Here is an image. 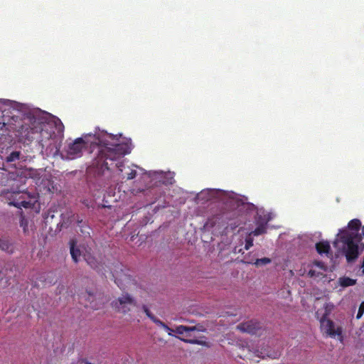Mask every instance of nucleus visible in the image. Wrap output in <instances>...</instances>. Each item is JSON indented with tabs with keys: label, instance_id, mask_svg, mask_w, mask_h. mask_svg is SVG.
Returning a JSON list of instances; mask_svg holds the SVG:
<instances>
[{
	"label": "nucleus",
	"instance_id": "1",
	"mask_svg": "<svg viewBox=\"0 0 364 364\" xmlns=\"http://www.w3.org/2000/svg\"><path fill=\"white\" fill-rule=\"evenodd\" d=\"M87 147L91 149V153L95 152L92 166L98 174L110 169L114 161L115 166L120 168L123 166L122 159L131 152L129 145L120 143L117 136L107 133L88 134L75 139L68 145L66 159L73 160L81 157L83 150Z\"/></svg>",
	"mask_w": 364,
	"mask_h": 364
},
{
	"label": "nucleus",
	"instance_id": "2",
	"mask_svg": "<svg viewBox=\"0 0 364 364\" xmlns=\"http://www.w3.org/2000/svg\"><path fill=\"white\" fill-rule=\"evenodd\" d=\"M361 227V223L358 219L351 220L347 229L340 230L338 238L333 242L335 247H338V243H342V250L345 254L348 262H351L358 258L359 255V247L364 249V226L361 228V233L358 230Z\"/></svg>",
	"mask_w": 364,
	"mask_h": 364
},
{
	"label": "nucleus",
	"instance_id": "3",
	"mask_svg": "<svg viewBox=\"0 0 364 364\" xmlns=\"http://www.w3.org/2000/svg\"><path fill=\"white\" fill-rule=\"evenodd\" d=\"M49 124L40 118L34 117L30 124H24L21 127V134L27 141H32L36 138V134H40L39 139L43 141L44 138L51 137L53 131L48 130Z\"/></svg>",
	"mask_w": 364,
	"mask_h": 364
},
{
	"label": "nucleus",
	"instance_id": "4",
	"mask_svg": "<svg viewBox=\"0 0 364 364\" xmlns=\"http://www.w3.org/2000/svg\"><path fill=\"white\" fill-rule=\"evenodd\" d=\"M129 270L118 264L112 270V277L115 284L121 289H134L136 286L135 279L129 274Z\"/></svg>",
	"mask_w": 364,
	"mask_h": 364
},
{
	"label": "nucleus",
	"instance_id": "5",
	"mask_svg": "<svg viewBox=\"0 0 364 364\" xmlns=\"http://www.w3.org/2000/svg\"><path fill=\"white\" fill-rule=\"evenodd\" d=\"M228 217L226 213H221L213 215L209 218L204 225V228L213 231L223 232L228 229L229 225L232 226V223L229 224L228 221Z\"/></svg>",
	"mask_w": 364,
	"mask_h": 364
},
{
	"label": "nucleus",
	"instance_id": "6",
	"mask_svg": "<svg viewBox=\"0 0 364 364\" xmlns=\"http://www.w3.org/2000/svg\"><path fill=\"white\" fill-rule=\"evenodd\" d=\"M320 328L321 332L331 338L339 337L342 339V328L336 325L332 320L326 316H322L320 319Z\"/></svg>",
	"mask_w": 364,
	"mask_h": 364
},
{
	"label": "nucleus",
	"instance_id": "7",
	"mask_svg": "<svg viewBox=\"0 0 364 364\" xmlns=\"http://www.w3.org/2000/svg\"><path fill=\"white\" fill-rule=\"evenodd\" d=\"M73 222L77 223L82 235L85 236L90 235V228L83 221L82 218H80L78 215L72 214L70 216H68L66 220L64 219V218H63V221L60 222V225L62 228H68Z\"/></svg>",
	"mask_w": 364,
	"mask_h": 364
},
{
	"label": "nucleus",
	"instance_id": "8",
	"mask_svg": "<svg viewBox=\"0 0 364 364\" xmlns=\"http://www.w3.org/2000/svg\"><path fill=\"white\" fill-rule=\"evenodd\" d=\"M236 328L243 333L257 334L262 330V325L255 321H248L240 323Z\"/></svg>",
	"mask_w": 364,
	"mask_h": 364
},
{
	"label": "nucleus",
	"instance_id": "9",
	"mask_svg": "<svg viewBox=\"0 0 364 364\" xmlns=\"http://www.w3.org/2000/svg\"><path fill=\"white\" fill-rule=\"evenodd\" d=\"M134 303V300L132 297H119L114 301H112V307L118 312L126 314L130 309L129 305Z\"/></svg>",
	"mask_w": 364,
	"mask_h": 364
},
{
	"label": "nucleus",
	"instance_id": "10",
	"mask_svg": "<svg viewBox=\"0 0 364 364\" xmlns=\"http://www.w3.org/2000/svg\"><path fill=\"white\" fill-rule=\"evenodd\" d=\"M23 193L21 194L20 193H15V198L18 196V198L14 199L13 201H11L9 203L10 205H14V207L21 208V207H23L25 208H30L31 205V203L30 201H26L23 198Z\"/></svg>",
	"mask_w": 364,
	"mask_h": 364
},
{
	"label": "nucleus",
	"instance_id": "11",
	"mask_svg": "<svg viewBox=\"0 0 364 364\" xmlns=\"http://www.w3.org/2000/svg\"><path fill=\"white\" fill-rule=\"evenodd\" d=\"M316 250L319 255H328L331 251L330 243L328 241H320L316 244Z\"/></svg>",
	"mask_w": 364,
	"mask_h": 364
},
{
	"label": "nucleus",
	"instance_id": "12",
	"mask_svg": "<svg viewBox=\"0 0 364 364\" xmlns=\"http://www.w3.org/2000/svg\"><path fill=\"white\" fill-rule=\"evenodd\" d=\"M0 249L8 253L14 252V246L12 243L6 238L0 239Z\"/></svg>",
	"mask_w": 364,
	"mask_h": 364
},
{
	"label": "nucleus",
	"instance_id": "13",
	"mask_svg": "<svg viewBox=\"0 0 364 364\" xmlns=\"http://www.w3.org/2000/svg\"><path fill=\"white\" fill-rule=\"evenodd\" d=\"M76 242L74 240L70 241V255L73 261L77 263L78 258L80 256V251L79 249L75 248Z\"/></svg>",
	"mask_w": 364,
	"mask_h": 364
},
{
	"label": "nucleus",
	"instance_id": "14",
	"mask_svg": "<svg viewBox=\"0 0 364 364\" xmlns=\"http://www.w3.org/2000/svg\"><path fill=\"white\" fill-rule=\"evenodd\" d=\"M355 282L356 281L355 279L346 277H341L338 280L339 284L343 287L353 286Z\"/></svg>",
	"mask_w": 364,
	"mask_h": 364
},
{
	"label": "nucleus",
	"instance_id": "15",
	"mask_svg": "<svg viewBox=\"0 0 364 364\" xmlns=\"http://www.w3.org/2000/svg\"><path fill=\"white\" fill-rule=\"evenodd\" d=\"M21 155V153L20 151H12L11 154H9L6 156V161L9 162V163L15 162L20 159Z\"/></svg>",
	"mask_w": 364,
	"mask_h": 364
},
{
	"label": "nucleus",
	"instance_id": "16",
	"mask_svg": "<svg viewBox=\"0 0 364 364\" xmlns=\"http://www.w3.org/2000/svg\"><path fill=\"white\" fill-rule=\"evenodd\" d=\"M245 262L252 264V262L250 261H246ZM271 262V259L268 257H263L261 259H257L255 262H253L254 264H255L257 267L264 266L266 264H268Z\"/></svg>",
	"mask_w": 364,
	"mask_h": 364
},
{
	"label": "nucleus",
	"instance_id": "17",
	"mask_svg": "<svg viewBox=\"0 0 364 364\" xmlns=\"http://www.w3.org/2000/svg\"><path fill=\"white\" fill-rule=\"evenodd\" d=\"M266 232V225L265 224H261L259 226H257L255 230H253L251 234L254 236H258L260 235H262Z\"/></svg>",
	"mask_w": 364,
	"mask_h": 364
},
{
	"label": "nucleus",
	"instance_id": "18",
	"mask_svg": "<svg viewBox=\"0 0 364 364\" xmlns=\"http://www.w3.org/2000/svg\"><path fill=\"white\" fill-rule=\"evenodd\" d=\"M153 322H154L156 325L164 328V329H166V331H168V335L169 336H172V331L173 330L171 329L166 324H165L164 322H162L161 321H160L159 319H158L157 318H154Z\"/></svg>",
	"mask_w": 364,
	"mask_h": 364
},
{
	"label": "nucleus",
	"instance_id": "19",
	"mask_svg": "<svg viewBox=\"0 0 364 364\" xmlns=\"http://www.w3.org/2000/svg\"><path fill=\"white\" fill-rule=\"evenodd\" d=\"M8 180V173L0 169V186L6 185Z\"/></svg>",
	"mask_w": 364,
	"mask_h": 364
},
{
	"label": "nucleus",
	"instance_id": "20",
	"mask_svg": "<svg viewBox=\"0 0 364 364\" xmlns=\"http://www.w3.org/2000/svg\"><path fill=\"white\" fill-rule=\"evenodd\" d=\"M87 264L92 268V269H97L98 268V263L96 261V259L92 257H88L87 259Z\"/></svg>",
	"mask_w": 364,
	"mask_h": 364
},
{
	"label": "nucleus",
	"instance_id": "21",
	"mask_svg": "<svg viewBox=\"0 0 364 364\" xmlns=\"http://www.w3.org/2000/svg\"><path fill=\"white\" fill-rule=\"evenodd\" d=\"M333 308H334V306L331 304H326V306L324 307L325 311L322 316H326V318H328V316L331 314V312L332 311Z\"/></svg>",
	"mask_w": 364,
	"mask_h": 364
},
{
	"label": "nucleus",
	"instance_id": "22",
	"mask_svg": "<svg viewBox=\"0 0 364 364\" xmlns=\"http://www.w3.org/2000/svg\"><path fill=\"white\" fill-rule=\"evenodd\" d=\"M141 309H143V311H144V313L146 314V316L153 321L154 318H156V317H155L149 311V308L146 305H142L141 306Z\"/></svg>",
	"mask_w": 364,
	"mask_h": 364
},
{
	"label": "nucleus",
	"instance_id": "23",
	"mask_svg": "<svg viewBox=\"0 0 364 364\" xmlns=\"http://www.w3.org/2000/svg\"><path fill=\"white\" fill-rule=\"evenodd\" d=\"M175 332L178 334H183L184 332H187V326H177Z\"/></svg>",
	"mask_w": 364,
	"mask_h": 364
},
{
	"label": "nucleus",
	"instance_id": "24",
	"mask_svg": "<svg viewBox=\"0 0 364 364\" xmlns=\"http://www.w3.org/2000/svg\"><path fill=\"white\" fill-rule=\"evenodd\" d=\"M253 245V240L251 237H247L245 240V249L249 250Z\"/></svg>",
	"mask_w": 364,
	"mask_h": 364
},
{
	"label": "nucleus",
	"instance_id": "25",
	"mask_svg": "<svg viewBox=\"0 0 364 364\" xmlns=\"http://www.w3.org/2000/svg\"><path fill=\"white\" fill-rule=\"evenodd\" d=\"M363 313H364V301H363L360 305L356 318H360L363 316Z\"/></svg>",
	"mask_w": 364,
	"mask_h": 364
},
{
	"label": "nucleus",
	"instance_id": "26",
	"mask_svg": "<svg viewBox=\"0 0 364 364\" xmlns=\"http://www.w3.org/2000/svg\"><path fill=\"white\" fill-rule=\"evenodd\" d=\"M247 348L249 352H252L253 354H255L256 356L264 358V355H262V353L259 352V350H255L252 351V348L249 346L247 347Z\"/></svg>",
	"mask_w": 364,
	"mask_h": 364
},
{
	"label": "nucleus",
	"instance_id": "27",
	"mask_svg": "<svg viewBox=\"0 0 364 364\" xmlns=\"http://www.w3.org/2000/svg\"><path fill=\"white\" fill-rule=\"evenodd\" d=\"M136 176V171L131 170V171L127 174V179L132 180L134 179Z\"/></svg>",
	"mask_w": 364,
	"mask_h": 364
},
{
	"label": "nucleus",
	"instance_id": "28",
	"mask_svg": "<svg viewBox=\"0 0 364 364\" xmlns=\"http://www.w3.org/2000/svg\"><path fill=\"white\" fill-rule=\"evenodd\" d=\"M314 265L317 266L318 267H319L321 269H323V270L326 269V266L324 264L323 262H322L321 261H315L314 262Z\"/></svg>",
	"mask_w": 364,
	"mask_h": 364
},
{
	"label": "nucleus",
	"instance_id": "29",
	"mask_svg": "<svg viewBox=\"0 0 364 364\" xmlns=\"http://www.w3.org/2000/svg\"><path fill=\"white\" fill-rule=\"evenodd\" d=\"M181 341H184L185 343H191V344H198V340L197 339H184V338H180Z\"/></svg>",
	"mask_w": 364,
	"mask_h": 364
},
{
	"label": "nucleus",
	"instance_id": "30",
	"mask_svg": "<svg viewBox=\"0 0 364 364\" xmlns=\"http://www.w3.org/2000/svg\"><path fill=\"white\" fill-rule=\"evenodd\" d=\"M308 274L311 277H317L318 276V274L316 273V272L314 269H310L308 272Z\"/></svg>",
	"mask_w": 364,
	"mask_h": 364
},
{
	"label": "nucleus",
	"instance_id": "31",
	"mask_svg": "<svg viewBox=\"0 0 364 364\" xmlns=\"http://www.w3.org/2000/svg\"><path fill=\"white\" fill-rule=\"evenodd\" d=\"M198 345H201V346H208V344L206 341H200V340H198Z\"/></svg>",
	"mask_w": 364,
	"mask_h": 364
},
{
	"label": "nucleus",
	"instance_id": "32",
	"mask_svg": "<svg viewBox=\"0 0 364 364\" xmlns=\"http://www.w3.org/2000/svg\"><path fill=\"white\" fill-rule=\"evenodd\" d=\"M196 326V331H205V328H203V327L200 325H198Z\"/></svg>",
	"mask_w": 364,
	"mask_h": 364
},
{
	"label": "nucleus",
	"instance_id": "33",
	"mask_svg": "<svg viewBox=\"0 0 364 364\" xmlns=\"http://www.w3.org/2000/svg\"><path fill=\"white\" fill-rule=\"evenodd\" d=\"M196 331V326H191V327H189V326H187V332L188 331Z\"/></svg>",
	"mask_w": 364,
	"mask_h": 364
},
{
	"label": "nucleus",
	"instance_id": "34",
	"mask_svg": "<svg viewBox=\"0 0 364 364\" xmlns=\"http://www.w3.org/2000/svg\"><path fill=\"white\" fill-rule=\"evenodd\" d=\"M21 225L23 226V230L26 231V225L23 224V220H21Z\"/></svg>",
	"mask_w": 364,
	"mask_h": 364
},
{
	"label": "nucleus",
	"instance_id": "35",
	"mask_svg": "<svg viewBox=\"0 0 364 364\" xmlns=\"http://www.w3.org/2000/svg\"><path fill=\"white\" fill-rule=\"evenodd\" d=\"M361 267H362V268H363L362 272H363V273L364 274V258H363V263H362V266H361Z\"/></svg>",
	"mask_w": 364,
	"mask_h": 364
},
{
	"label": "nucleus",
	"instance_id": "36",
	"mask_svg": "<svg viewBox=\"0 0 364 364\" xmlns=\"http://www.w3.org/2000/svg\"><path fill=\"white\" fill-rule=\"evenodd\" d=\"M90 307L92 309H98V307H97L95 305H91Z\"/></svg>",
	"mask_w": 364,
	"mask_h": 364
},
{
	"label": "nucleus",
	"instance_id": "37",
	"mask_svg": "<svg viewBox=\"0 0 364 364\" xmlns=\"http://www.w3.org/2000/svg\"><path fill=\"white\" fill-rule=\"evenodd\" d=\"M88 296H93V294H91L90 292H88Z\"/></svg>",
	"mask_w": 364,
	"mask_h": 364
},
{
	"label": "nucleus",
	"instance_id": "38",
	"mask_svg": "<svg viewBox=\"0 0 364 364\" xmlns=\"http://www.w3.org/2000/svg\"><path fill=\"white\" fill-rule=\"evenodd\" d=\"M122 296H124V294H122ZM124 296H129V294L128 293H126V294H124Z\"/></svg>",
	"mask_w": 364,
	"mask_h": 364
},
{
	"label": "nucleus",
	"instance_id": "39",
	"mask_svg": "<svg viewBox=\"0 0 364 364\" xmlns=\"http://www.w3.org/2000/svg\"><path fill=\"white\" fill-rule=\"evenodd\" d=\"M2 274H3V272L1 271L0 272V277H1Z\"/></svg>",
	"mask_w": 364,
	"mask_h": 364
}]
</instances>
